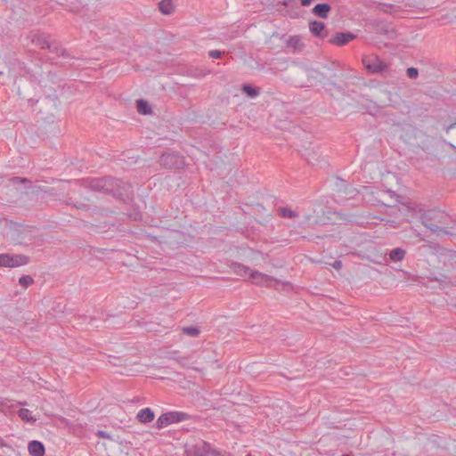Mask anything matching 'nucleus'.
<instances>
[{"mask_svg": "<svg viewBox=\"0 0 456 456\" xmlns=\"http://www.w3.org/2000/svg\"><path fill=\"white\" fill-rule=\"evenodd\" d=\"M281 215L282 217L286 218H294L297 216V213L294 210L288 208H282L281 209Z\"/></svg>", "mask_w": 456, "mask_h": 456, "instance_id": "393cba45", "label": "nucleus"}, {"mask_svg": "<svg viewBox=\"0 0 456 456\" xmlns=\"http://www.w3.org/2000/svg\"><path fill=\"white\" fill-rule=\"evenodd\" d=\"M310 32L316 37L324 38L327 36L325 24L321 21L314 20L309 23Z\"/></svg>", "mask_w": 456, "mask_h": 456, "instance_id": "9d476101", "label": "nucleus"}, {"mask_svg": "<svg viewBox=\"0 0 456 456\" xmlns=\"http://www.w3.org/2000/svg\"><path fill=\"white\" fill-rule=\"evenodd\" d=\"M344 456H347V455H344Z\"/></svg>", "mask_w": 456, "mask_h": 456, "instance_id": "c9c22d12", "label": "nucleus"}, {"mask_svg": "<svg viewBox=\"0 0 456 456\" xmlns=\"http://www.w3.org/2000/svg\"><path fill=\"white\" fill-rule=\"evenodd\" d=\"M28 263V257L23 255L11 256L8 254H0V266L3 267H19Z\"/></svg>", "mask_w": 456, "mask_h": 456, "instance_id": "0eeeda50", "label": "nucleus"}, {"mask_svg": "<svg viewBox=\"0 0 456 456\" xmlns=\"http://www.w3.org/2000/svg\"><path fill=\"white\" fill-rule=\"evenodd\" d=\"M87 183L88 186L94 191L103 192V191L109 190L104 187L105 182L102 177L90 179Z\"/></svg>", "mask_w": 456, "mask_h": 456, "instance_id": "4468645a", "label": "nucleus"}, {"mask_svg": "<svg viewBox=\"0 0 456 456\" xmlns=\"http://www.w3.org/2000/svg\"><path fill=\"white\" fill-rule=\"evenodd\" d=\"M342 266V264L340 261H335L334 264H333V267L336 268V269H340Z\"/></svg>", "mask_w": 456, "mask_h": 456, "instance_id": "7c9ffc66", "label": "nucleus"}, {"mask_svg": "<svg viewBox=\"0 0 456 456\" xmlns=\"http://www.w3.org/2000/svg\"><path fill=\"white\" fill-rule=\"evenodd\" d=\"M455 126H456V122H455V123H452V124H451V125H449V126H447L445 127V131H446V133H449V132H450L452 128H454Z\"/></svg>", "mask_w": 456, "mask_h": 456, "instance_id": "c85d7f7f", "label": "nucleus"}, {"mask_svg": "<svg viewBox=\"0 0 456 456\" xmlns=\"http://www.w3.org/2000/svg\"><path fill=\"white\" fill-rule=\"evenodd\" d=\"M236 272L244 277H248L252 283L262 286H271L274 282V279L265 273L253 271L244 265H238Z\"/></svg>", "mask_w": 456, "mask_h": 456, "instance_id": "f03ea898", "label": "nucleus"}, {"mask_svg": "<svg viewBox=\"0 0 456 456\" xmlns=\"http://www.w3.org/2000/svg\"><path fill=\"white\" fill-rule=\"evenodd\" d=\"M287 45L293 49H301L303 47V43L300 37L291 36L287 41Z\"/></svg>", "mask_w": 456, "mask_h": 456, "instance_id": "412c9836", "label": "nucleus"}, {"mask_svg": "<svg viewBox=\"0 0 456 456\" xmlns=\"http://www.w3.org/2000/svg\"><path fill=\"white\" fill-rule=\"evenodd\" d=\"M242 92L246 94L250 98H256L259 95L260 92L259 89L256 87H254L248 84H244L241 88Z\"/></svg>", "mask_w": 456, "mask_h": 456, "instance_id": "aec40b11", "label": "nucleus"}, {"mask_svg": "<svg viewBox=\"0 0 456 456\" xmlns=\"http://www.w3.org/2000/svg\"><path fill=\"white\" fill-rule=\"evenodd\" d=\"M186 452L190 456H217L219 452L211 448V444L205 441H199L188 446Z\"/></svg>", "mask_w": 456, "mask_h": 456, "instance_id": "20e7f679", "label": "nucleus"}, {"mask_svg": "<svg viewBox=\"0 0 456 456\" xmlns=\"http://www.w3.org/2000/svg\"><path fill=\"white\" fill-rule=\"evenodd\" d=\"M183 332L191 337H197L200 334V330L196 327L190 326L183 328Z\"/></svg>", "mask_w": 456, "mask_h": 456, "instance_id": "b1692460", "label": "nucleus"}, {"mask_svg": "<svg viewBox=\"0 0 456 456\" xmlns=\"http://www.w3.org/2000/svg\"><path fill=\"white\" fill-rule=\"evenodd\" d=\"M155 414L151 408H143L140 410L136 414V419L139 422L146 424L150 423L154 419Z\"/></svg>", "mask_w": 456, "mask_h": 456, "instance_id": "9b49d317", "label": "nucleus"}, {"mask_svg": "<svg viewBox=\"0 0 456 456\" xmlns=\"http://www.w3.org/2000/svg\"><path fill=\"white\" fill-rule=\"evenodd\" d=\"M15 181H20L21 183H28V181L25 178H20V177H15L14 178Z\"/></svg>", "mask_w": 456, "mask_h": 456, "instance_id": "2f4dec72", "label": "nucleus"}, {"mask_svg": "<svg viewBox=\"0 0 456 456\" xmlns=\"http://www.w3.org/2000/svg\"><path fill=\"white\" fill-rule=\"evenodd\" d=\"M330 10L331 7L329 4H318L314 7L313 13L322 19H326Z\"/></svg>", "mask_w": 456, "mask_h": 456, "instance_id": "ddd939ff", "label": "nucleus"}, {"mask_svg": "<svg viewBox=\"0 0 456 456\" xmlns=\"http://www.w3.org/2000/svg\"><path fill=\"white\" fill-rule=\"evenodd\" d=\"M19 417L27 423L36 422L37 419L32 416L31 411L28 409L22 408L18 412Z\"/></svg>", "mask_w": 456, "mask_h": 456, "instance_id": "dca6fc26", "label": "nucleus"}, {"mask_svg": "<svg viewBox=\"0 0 456 456\" xmlns=\"http://www.w3.org/2000/svg\"><path fill=\"white\" fill-rule=\"evenodd\" d=\"M313 0H300L301 2V4L303 6H308L311 3H312Z\"/></svg>", "mask_w": 456, "mask_h": 456, "instance_id": "c756f323", "label": "nucleus"}, {"mask_svg": "<svg viewBox=\"0 0 456 456\" xmlns=\"http://www.w3.org/2000/svg\"><path fill=\"white\" fill-rule=\"evenodd\" d=\"M188 419V415L182 411H173L161 414L156 420L155 427L162 429L175 423L184 421Z\"/></svg>", "mask_w": 456, "mask_h": 456, "instance_id": "7ed1b4c3", "label": "nucleus"}, {"mask_svg": "<svg viewBox=\"0 0 456 456\" xmlns=\"http://www.w3.org/2000/svg\"><path fill=\"white\" fill-rule=\"evenodd\" d=\"M98 435L101 436V437H107L106 434L104 431H99L98 432Z\"/></svg>", "mask_w": 456, "mask_h": 456, "instance_id": "473e14b6", "label": "nucleus"}, {"mask_svg": "<svg viewBox=\"0 0 456 456\" xmlns=\"http://www.w3.org/2000/svg\"><path fill=\"white\" fill-rule=\"evenodd\" d=\"M33 282L34 280L30 275H23L19 279V283L23 288H28V286L32 285Z\"/></svg>", "mask_w": 456, "mask_h": 456, "instance_id": "5701e85b", "label": "nucleus"}, {"mask_svg": "<svg viewBox=\"0 0 456 456\" xmlns=\"http://www.w3.org/2000/svg\"><path fill=\"white\" fill-rule=\"evenodd\" d=\"M14 405H15L14 403L10 399H7V398L0 399V411H2L3 408H12Z\"/></svg>", "mask_w": 456, "mask_h": 456, "instance_id": "a878e982", "label": "nucleus"}, {"mask_svg": "<svg viewBox=\"0 0 456 456\" xmlns=\"http://www.w3.org/2000/svg\"><path fill=\"white\" fill-rule=\"evenodd\" d=\"M136 104H137V110L140 114L148 115L151 112V108L150 104L148 103V102H146L142 99H140L137 101Z\"/></svg>", "mask_w": 456, "mask_h": 456, "instance_id": "f3484780", "label": "nucleus"}, {"mask_svg": "<svg viewBox=\"0 0 456 456\" xmlns=\"http://www.w3.org/2000/svg\"><path fill=\"white\" fill-rule=\"evenodd\" d=\"M160 161L164 166L168 167H179L183 164V158L175 154H163L160 158Z\"/></svg>", "mask_w": 456, "mask_h": 456, "instance_id": "1a4fd4ad", "label": "nucleus"}, {"mask_svg": "<svg viewBox=\"0 0 456 456\" xmlns=\"http://www.w3.org/2000/svg\"><path fill=\"white\" fill-rule=\"evenodd\" d=\"M222 55V53L218 50H211L208 52V56L213 59L220 58Z\"/></svg>", "mask_w": 456, "mask_h": 456, "instance_id": "cd10ccee", "label": "nucleus"}, {"mask_svg": "<svg viewBox=\"0 0 456 456\" xmlns=\"http://www.w3.org/2000/svg\"><path fill=\"white\" fill-rule=\"evenodd\" d=\"M32 42L40 48H48L51 49L52 45H50L48 38L45 36H36L34 37Z\"/></svg>", "mask_w": 456, "mask_h": 456, "instance_id": "2eb2a0df", "label": "nucleus"}, {"mask_svg": "<svg viewBox=\"0 0 456 456\" xmlns=\"http://www.w3.org/2000/svg\"><path fill=\"white\" fill-rule=\"evenodd\" d=\"M0 441H2V438L0 437Z\"/></svg>", "mask_w": 456, "mask_h": 456, "instance_id": "f704fd0d", "label": "nucleus"}, {"mask_svg": "<svg viewBox=\"0 0 456 456\" xmlns=\"http://www.w3.org/2000/svg\"><path fill=\"white\" fill-rule=\"evenodd\" d=\"M18 404H20V405H26V402H23V403H18Z\"/></svg>", "mask_w": 456, "mask_h": 456, "instance_id": "72a5a7b5", "label": "nucleus"}, {"mask_svg": "<svg viewBox=\"0 0 456 456\" xmlns=\"http://www.w3.org/2000/svg\"><path fill=\"white\" fill-rule=\"evenodd\" d=\"M355 38V35L351 32H338L334 35V37L330 40L332 45L338 46H343L348 44L350 41Z\"/></svg>", "mask_w": 456, "mask_h": 456, "instance_id": "6e6552de", "label": "nucleus"}, {"mask_svg": "<svg viewBox=\"0 0 456 456\" xmlns=\"http://www.w3.org/2000/svg\"><path fill=\"white\" fill-rule=\"evenodd\" d=\"M28 450L31 456H44L45 455L44 444L39 441L33 440V441L29 442Z\"/></svg>", "mask_w": 456, "mask_h": 456, "instance_id": "f8f14e48", "label": "nucleus"}, {"mask_svg": "<svg viewBox=\"0 0 456 456\" xmlns=\"http://www.w3.org/2000/svg\"><path fill=\"white\" fill-rule=\"evenodd\" d=\"M362 63L370 73H383L387 70V65L377 55L364 56Z\"/></svg>", "mask_w": 456, "mask_h": 456, "instance_id": "39448f33", "label": "nucleus"}, {"mask_svg": "<svg viewBox=\"0 0 456 456\" xmlns=\"http://www.w3.org/2000/svg\"><path fill=\"white\" fill-rule=\"evenodd\" d=\"M405 250L401 248H396L391 250L389 254V258L394 262L402 261L404 258Z\"/></svg>", "mask_w": 456, "mask_h": 456, "instance_id": "a211bd4d", "label": "nucleus"}, {"mask_svg": "<svg viewBox=\"0 0 456 456\" xmlns=\"http://www.w3.org/2000/svg\"><path fill=\"white\" fill-rule=\"evenodd\" d=\"M409 211L412 212L413 218H419L421 224L432 232H444L452 235L446 228L450 216L439 209H426L425 207L417 202L406 205Z\"/></svg>", "mask_w": 456, "mask_h": 456, "instance_id": "f257e3e1", "label": "nucleus"}, {"mask_svg": "<svg viewBox=\"0 0 456 456\" xmlns=\"http://www.w3.org/2000/svg\"><path fill=\"white\" fill-rule=\"evenodd\" d=\"M406 74L410 78L415 79L419 76V71L416 68L411 67L407 69Z\"/></svg>", "mask_w": 456, "mask_h": 456, "instance_id": "bb28decb", "label": "nucleus"}, {"mask_svg": "<svg viewBox=\"0 0 456 456\" xmlns=\"http://www.w3.org/2000/svg\"><path fill=\"white\" fill-rule=\"evenodd\" d=\"M159 7L163 14H170L174 11L172 0H162Z\"/></svg>", "mask_w": 456, "mask_h": 456, "instance_id": "6ab92c4d", "label": "nucleus"}, {"mask_svg": "<svg viewBox=\"0 0 456 456\" xmlns=\"http://www.w3.org/2000/svg\"><path fill=\"white\" fill-rule=\"evenodd\" d=\"M102 179L105 182L104 187L106 189H110L108 191H103L104 193H110L114 196H121L122 191H126V188L128 187L127 184L124 183L118 179L112 177H102Z\"/></svg>", "mask_w": 456, "mask_h": 456, "instance_id": "423d86ee", "label": "nucleus"}, {"mask_svg": "<svg viewBox=\"0 0 456 456\" xmlns=\"http://www.w3.org/2000/svg\"><path fill=\"white\" fill-rule=\"evenodd\" d=\"M398 6L394 4H382L379 5L380 11L390 14H396L398 12Z\"/></svg>", "mask_w": 456, "mask_h": 456, "instance_id": "4be33fe9", "label": "nucleus"}]
</instances>
